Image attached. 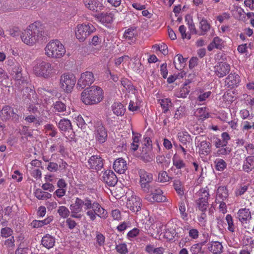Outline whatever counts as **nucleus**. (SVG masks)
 <instances>
[{"label":"nucleus","instance_id":"4d7b16f0","mask_svg":"<svg viewBox=\"0 0 254 254\" xmlns=\"http://www.w3.org/2000/svg\"><path fill=\"white\" fill-rule=\"evenodd\" d=\"M85 6L90 10H96L95 0H83Z\"/></svg>","mask_w":254,"mask_h":254},{"label":"nucleus","instance_id":"ea45409f","mask_svg":"<svg viewBox=\"0 0 254 254\" xmlns=\"http://www.w3.org/2000/svg\"><path fill=\"white\" fill-rule=\"evenodd\" d=\"M174 188L177 193L180 196H183L184 194L183 186L182 182L180 180H175L174 181Z\"/></svg>","mask_w":254,"mask_h":254},{"label":"nucleus","instance_id":"a211bd4d","mask_svg":"<svg viewBox=\"0 0 254 254\" xmlns=\"http://www.w3.org/2000/svg\"><path fill=\"white\" fill-rule=\"evenodd\" d=\"M240 76L235 73H231L226 78L225 82L228 87H237L240 82Z\"/></svg>","mask_w":254,"mask_h":254},{"label":"nucleus","instance_id":"f257e3e1","mask_svg":"<svg viewBox=\"0 0 254 254\" xmlns=\"http://www.w3.org/2000/svg\"><path fill=\"white\" fill-rule=\"evenodd\" d=\"M44 34L43 25L40 22H35L28 26L21 35L22 41L27 45L36 43Z\"/></svg>","mask_w":254,"mask_h":254},{"label":"nucleus","instance_id":"79ce46f5","mask_svg":"<svg viewBox=\"0 0 254 254\" xmlns=\"http://www.w3.org/2000/svg\"><path fill=\"white\" fill-rule=\"evenodd\" d=\"M217 195L222 200L226 199L228 196V190L225 187H219L217 189Z\"/></svg>","mask_w":254,"mask_h":254},{"label":"nucleus","instance_id":"f03ea898","mask_svg":"<svg viewBox=\"0 0 254 254\" xmlns=\"http://www.w3.org/2000/svg\"><path fill=\"white\" fill-rule=\"evenodd\" d=\"M103 98V90L98 86L86 88L81 94V99L86 105H93L100 102Z\"/></svg>","mask_w":254,"mask_h":254},{"label":"nucleus","instance_id":"4468645a","mask_svg":"<svg viewBox=\"0 0 254 254\" xmlns=\"http://www.w3.org/2000/svg\"><path fill=\"white\" fill-rule=\"evenodd\" d=\"M127 206L133 212H137L141 209L142 201L140 197L136 195H132L127 199Z\"/></svg>","mask_w":254,"mask_h":254},{"label":"nucleus","instance_id":"bb28decb","mask_svg":"<svg viewBox=\"0 0 254 254\" xmlns=\"http://www.w3.org/2000/svg\"><path fill=\"white\" fill-rule=\"evenodd\" d=\"M208 245V249L213 254H221L223 252V247L220 242H212Z\"/></svg>","mask_w":254,"mask_h":254},{"label":"nucleus","instance_id":"e433bc0d","mask_svg":"<svg viewBox=\"0 0 254 254\" xmlns=\"http://www.w3.org/2000/svg\"><path fill=\"white\" fill-rule=\"evenodd\" d=\"M173 164L177 169H182L186 167V164L179 157L175 155L173 157Z\"/></svg>","mask_w":254,"mask_h":254},{"label":"nucleus","instance_id":"c85d7f7f","mask_svg":"<svg viewBox=\"0 0 254 254\" xmlns=\"http://www.w3.org/2000/svg\"><path fill=\"white\" fill-rule=\"evenodd\" d=\"M111 108L113 113L117 116H123L126 111L124 106L120 102H115L112 105Z\"/></svg>","mask_w":254,"mask_h":254},{"label":"nucleus","instance_id":"a18cd8bd","mask_svg":"<svg viewBox=\"0 0 254 254\" xmlns=\"http://www.w3.org/2000/svg\"><path fill=\"white\" fill-rule=\"evenodd\" d=\"M114 15L112 13H102L101 16V21L105 23H111L113 21Z\"/></svg>","mask_w":254,"mask_h":254},{"label":"nucleus","instance_id":"0eeeda50","mask_svg":"<svg viewBox=\"0 0 254 254\" xmlns=\"http://www.w3.org/2000/svg\"><path fill=\"white\" fill-rule=\"evenodd\" d=\"M139 176V184L143 191L148 192L149 190V184L153 180L152 174L146 172L145 170L140 169L138 171Z\"/></svg>","mask_w":254,"mask_h":254},{"label":"nucleus","instance_id":"774afa93","mask_svg":"<svg viewBox=\"0 0 254 254\" xmlns=\"http://www.w3.org/2000/svg\"><path fill=\"white\" fill-rule=\"evenodd\" d=\"M245 148L250 156H254V144H248L245 146Z\"/></svg>","mask_w":254,"mask_h":254},{"label":"nucleus","instance_id":"13d9d810","mask_svg":"<svg viewBox=\"0 0 254 254\" xmlns=\"http://www.w3.org/2000/svg\"><path fill=\"white\" fill-rule=\"evenodd\" d=\"M212 42L214 44L216 49L221 50L224 46L223 41L218 37H214Z\"/></svg>","mask_w":254,"mask_h":254},{"label":"nucleus","instance_id":"f3484780","mask_svg":"<svg viewBox=\"0 0 254 254\" xmlns=\"http://www.w3.org/2000/svg\"><path fill=\"white\" fill-rule=\"evenodd\" d=\"M88 165L92 169L100 170L104 165L103 159L99 155H92L88 161Z\"/></svg>","mask_w":254,"mask_h":254},{"label":"nucleus","instance_id":"58836bf2","mask_svg":"<svg viewBox=\"0 0 254 254\" xmlns=\"http://www.w3.org/2000/svg\"><path fill=\"white\" fill-rule=\"evenodd\" d=\"M215 167L217 171L222 172L226 168L227 163L222 159L217 158L214 161Z\"/></svg>","mask_w":254,"mask_h":254},{"label":"nucleus","instance_id":"c03bdc74","mask_svg":"<svg viewBox=\"0 0 254 254\" xmlns=\"http://www.w3.org/2000/svg\"><path fill=\"white\" fill-rule=\"evenodd\" d=\"M135 31L133 29L129 28L125 32L124 37L127 41H130L132 42H135L134 39Z\"/></svg>","mask_w":254,"mask_h":254},{"label":"nucleus","instance_id":"412c9836","mask_svg":"<svg viewBox=\"0 0 254 254\" xmlns=\"http://www.w3.org/2000/svg\"><path fill=\"white\" fill-rule=\"evenodd\" d=\"M21 71L22 67L18 64H15L12 68L13 75H14V77L16 80V84H27L26 81L23 78Z\"/></svg>","mask_w":254,"mask_h":254},{"label":"nucleus","instance_id":"ddd939ff","mask_svg":"<svg viewBox=\"0 0 254 254\" xmlns=\"http://www.w3.org/2000/svg\"><path fill=\"white\" fill-rule=\"evenodd\" d=\"M214 68L215 75L219 78L225 76L229 73L231 69L230 64L226 62H219Z\"/></svg>","mask_w":254,"mask_h":254},{"label":"nucleus","instance_id":"4be33fe9","mask_svg":"<svg viewBox=\"0 0 254 254\" xmlns=\"http://www.w3.org/2000/svg\"><path fill=\"white\" fill-rule=\"evenodd\" d=\"M237 218L242 223H247L252 219L251 213L249 208H241L237 212Z\"/></svg>","mask_w":254,"mask_h":254},{"label":"nucleus","instance_id":"69168bd1","mask_svg":"<svg viewBox=\"0 0 254 254\" xmlns=\"http://www.w3.org/2000/svg\"><path fill=\"white\" fill-rule=\"evenodd\" d=\"M65 222L68 228L70 230L73 229L77 225V223L71 218H67Z\"/></svg>","mask_w":254,"mask_h":254},{"label":"nucleus","instance_id":"6e6d98bb","mask_svg":"<svg viewBox=\"0 0 254 254\" xmlns=\"http://www.w3.org/2000/svg\"><path fill=\"white\" fill-rule=\"evenodd\" d=\"M116 250L120 254H127L128 253L127 245L125 243L116 245Z\"/></svg>","mask_w":254,"mask_h":254},{"label":"nucleus","instance_id":"39448f33","mask_svg":"<svg viewBox=\"0 0 254 254\" xmlns=\"http://www.w3.org/2000/svg\"><path fill=\"white\" fill-rule=\"evenodd\" d=\"M54 69L50 63L38 60L33 67V72L37 76L49 78L53 73Z\"/></svg>","mask_w":254,"mask_h":254},{"label":"nucleus","instance_id":"052dcab7","mask_svg":"<svg viewBox=\"0 0 254 254\" xmlns=\"http://www.w3.org/2000/svg\"><path fill=\"white\" fill-rule=\"evenodd\" d=\"M179 31L181 34L182 38L183 39L187 38L188 39H190L191 38L190 34H187L186 33V28L184 25H181L179 27Z\"/></svg>","mask_w":254,"mask_h":254},{"label":"nucleus","instance_id":"09e8293b","mask_svg":"<svg viewBox=\"0 0 254 254\" xmlns=\"http://www.w3.org/2000/svg\"><path fill=\"white\" fill-rule=\"evenodd\" d=\"M179 209L181 218L184 220H187L188 219V214L186 212V206L184 201H181L179 203Z\"/></svg>","mask_w":254,"mask_h":254},{"label":"nucleus","instance_id":"dca6fc26","mask_svg":"<svg viewBox=\"0 0 254 254\" xmlns=\"http://www.w3.org/2000/svg\"><path fill=\"white\" fill-rule=\"evenodd\" d=\"M102 178V180L109 186H114L118 182L116 175L113 171L110 170L105 171Z\"/></svg>","mask_w":254,"mask_h":254},{"label":"nucleus","instance_id":"603ef678","mask_svg":"<svg viewBox=\"0 0 254 254\" xmlns=\"http://www.w3.org/2000/svg\"><path fill=\"white\" fill-rule=\"evenodd\" d=\"M225 219L228 225V230L231 232H234L235 231V227L232 216L230 214H227L226 216Z\"/></svg>","mask_w":254,"mask_h":254},{"label":"nucleus","instance_id":"8fccbe9b","mask_svg":"<svg viewBox=\"0 0 254 254\" xmlns=\"http://www.w3.org/2000/svg\"><path fill=\"white\" fill-rule=\"evenodd\" d=\"M121 83L124 87L128 90V92H133L135 90V88L132 83L127 79H122Z\"/></svg>","mask_w":254,"mask_h":254},{"label":"nucleus","instance_id":"423d86ee","mask_svg":"<svg viewBox=\"0 0 254 254\" xmlns=\"http://www.w3.org/2000/svg\"><path fill=\"white\" fill-rule=\"evenodd\" d=\"M76 81V78L72 73H64L61 76L60 84L64 90L68 92L73 88Z\"/></svg>","mask_w":254,"mask_h":254},{"label":"nucleus","instance_id":"680f3d73","mask_svg":"<svg viewBox=\"0 0 254 254\" xmlns=\"http://www.w3.org/2000/svg\"><path fill=\"white\" fill-rule=\"evenodd\" d=\"M186 108L184 106L179 107L175 114V118L178 119L182 117L185 113Z\"/></svg>","mask_w":254,"mask_h":254},{"label":"nucleus","instance_id":"aec40b11","mask_svg":"<svg viewBox=\"0 0 254 254\" xmlns=\"http://www.w3.org/2000/svg\"><path fill=\"white\" fill-rule=\"evenodd\" d=\"M113 168L116 172L122 174L125 173L127 170V166L126 161L122 158H119L114 161Z\"/></svg>","mask_w":254,"mask_h":254},{"label":"nucleus","instance_id":"a19ab883","mask_svg":"<svg viewBox=\"0 0 254 254\" xmlns=\"http://www.w3.org/2000/svg\"><path fill=\"white\" fill-rule=\"evenodd\" d=\"M231 151V149L228 147H221L218 148L217 151L214 153L215 157H220L224 155H228Z\"/></svg>","mask_w":254,"mask_h":254},{"label":"nucleus","instance_id":"864d4df0","mask_svg":"<svg viewBox=\"0 0 254 254\" xmlns=\"http://www.w3.org/2000/svg\"><path fill=\"white\" fill-rule=\"evenodd\" d=\"M170 179H171V178L169 177L166 171H161L159 173L158 177V182L165 183L168 182Z\"/></svg>","mask_w":254,"mask_h":254},{"label":"nucleus","instance_id":"5fc2aeb1","mask_svg":"<svg viewBox=\"0 0 254 254\" xmlns=\"http://www.w3.org/2000/svg\"><path fill=\"white\" fill-rule=\"evenodd\" d=\"M13 230L9 227H4L0 230V235L3 238H8L12 236Z\"/></svg>","mask_w":254,"mask_h":254},{"label":"nucleus","instance_id":"6ab92c4d","mask_svg":"<svg viewBox=\"0 0 254 254\" xmlns=\"http://www.w3.org/2000/svg\"><path fill=\"white\" fill-rule=\"evenodd\" d=\"M95 139L97 142L103 143L107 138V132L103 126H98L95 131Z\"/></svg>","mask_w":254,"mask_h":254},{"label":"nucleus","instance_id":"4c0bfd02","mask_svg":"<svg viewBox=\"0 0 254 254\" xmlns=\"http://www.w3.org/2000/svg\"><path fill=\"white\" fill-rule=\"evenodd\" d=\"M185 20L187 22L188 28L190 31V34H197L198 32L195 28L192 18L190 16L187 15L185 17Z\"/></svg>","mask_w":254,"mask_h":254},{"label":"nucleus","instance_id":"b1692460","mask_svg":"<svg viewBox=\"0 0 254 254\" xmlns=\"http://www.w3.org/2000/svg\"><path fill=\"white\" fill-rule=\"evenodd\" d=\"M90 209L95 211L96 214L100 218L105 219L107 217V212L98 202H93L91 200Z\"/></svg>","mask_w":254,"mask_h":254},{"label":"nucleus","instance_id":"f704fd0d","mask_svg":"<svg viewBox=\"0 0 254 254\" xmlns=\"http://www.w3.org/2000/svg\"><path fill=\"white\" fill-rule=\"evenodd\" d=\"M178 138L183 144H186L187 142H190L191 140V136L186 131L179 132L178 134Z\"/></svg>","mask_w":254,"mask_h":254},{"label":"nucleus","instance_id":"1a4fd4ad","mask_svg":"<svg viewBox=\"0 0 254 254\" xmlns=\"http://www.w3.org/2000/svg\"><path fill=\"white\" fill-rule=\"evenodd\" d=\"M95 30V28L92 24L78 25L75 32L76 37L80 41H84Z\"/></svg>","mask_w":254,"mask_h":254},{"label":"nucleus","instance_id":"49530a36","mask_svg":"<svg viewBox=\"0 0 254 254\" xmlns=\"http://www.w3.org/2000/svg\"><path fill=\"white\" fill-rule=\"evenodd\" d=\"M24 120L29 124L34 123L36 127L39 126L42 122V121L39 118H36L35 116L32 115L25 117Z\"/></svg>","mask_w":254,"mask_h":254},{"label":"nucleus","instance_id":"cd10ccee","mask_svg":"<svg viewBox=\"0 0 254 254\" xmlns=\"http://www.w3.org/2000/svg\"><path fill=\"white\" fill-rule=\"evenodd\" d=\"M41 244L44 247L50 249L54 246L55 238L49 234H46L42 238Z\"/></svg>","mask_w":254,"mask_h":254},{"label":"nucleus","instance_id":"de8ad7c7","mask_svg":"<svg viewBox=\"0 0 254 254\" xmlns=\"http://www.w3.org/2000/svg\"><path fill=\"white\" fill-rule=\"evenodd\" d=\"M57 212L63 218H67L70 214V211L65 206H60Z\"/></svg>","mask_w":254,"mask_h":254},{"label":"nucleus","instance_id":"2eb2a0df","mask_svg":"<svg viewBox=\"0 0 254 254\" xmlns=\"http://www.w3.org/2000/svg\"><path fill=\"white\" fill-rule=\"evenodd\" d=\"M177 225L173 221H169L166 225L164 232V237L167 239L173 240L176 236L178 237V233L176 232Z\"/></svg>","mask_w":254,"mask_h":254},{"label":"nucleus","instance_id":"c756f323","mask_svg":"<svg viewBox=\"0 0 254 254\" xmlns=\"http://www.w3.org/2000/svg\"><path fill=\"white\" fill-rule=\"evenodd\" d=\"M57 149H59V152L62 155H63L65 152V149L63 141L60 139H58L54 144L51 146L49 150L51 152H54Z\"/></svg>","mask_w":254,"mask_h":254},{"label":"nucleus","instance_id":"7ed1b4c3","mask_svg":"<svg viewBox=\"0 0 254 254\" xmlns=\"http://www.w3.org/2000/svg\"><path fill=\"white\" fill-rule=\"evenodd\" d=\"M85 210L90 209L91 199L88 197L82 200L78 197L76 198L75 202L70 205V216L72 218L80 220L83 216L80 212L82 211V208Z\"/></svg>","mask_w":254,"mask_h":254},{"label":"nucleus","instance_id":"20e7f679","mask_svg":"<svg viewBox=\"0 0 254 254\" xmlns=\"http://www.w3.org/2000/svg\"><path fill=\"white\" fill-rule=\"evenodd\" d=\"M45 54L50 58H60L65 53L63 45L58 40L50 42L45 48Z\"/></svg>","mask_w":254,"mask_h":254},{"label":"nucleus","instance_id":"473e14b6","mask_svg":"<svg viewBox=\"0 0 254 254\" xmlns=\"http://www.w3.org/2000/svg\"><path fill=\"white\" fill-rule=\"evenodd\" d=\"M58 127L62 131H66L71 129V124L69 120L61 119L58 123Z\"/></svg>","mask_w":254,"mask_h":254},{"label":"nucleus","instance_id":"a878e982","mask_svg":"<svg viewBox=\"0 0 254 254\" xmlns=\"http://www.w3.org/2000/svg\"><path fill=\"white\" fill-rule=\"evenodd\" d=\"M140 157L144 162H149L153 160L154 155L151 151V147H143Z\"/></svg>","mask_w":254,"mask_h":254},{"label":"nucleus","instance_id":"bf43d9fd","mask_svg":"<svg viewBox=\"0 0 254 254\" xmlns=\"http://www.w3.org/2000/svg\"><path fill=\"white\" fill-rule=\"evenodd\" d=\"M213 143L216 148H220L221 147H225L226 145L222 140L217 137H213Z\"/></svg>","mask_w":254,"mask_h":254},{"label":"nucleus","instance_id":"c9c22d12","mask_svg":"<svg viewBox=\"0 0 254 254\" xmlns=\"http://www.w3.org/2000/svg\"><path fill=\"white\" fill-rule=\"evenodd\" d=\"M53 219L51 217H48L43 220H33L31 223V225L34 228H40L45 225L49 224Z\"/></svg>","mask_w":254,"mask_h":254},{"label":"nucleus","instance_id":"9d476101","mask_svg":"<svg viewBox=\"0 0 254 254\" xmlns=\"http://www.w3.org/2000/svg\"><path fill=\"white\" fill-rule=\"evenodd\" d=\"M197 194L199 196L196 201L198 207L200 210L205 211L207 209L208 205V199L210 196L208 188L206 187L200 189Z\"/></svg>","mask_w":254,"mask_h":254},{"label":"nucleus","instance_id":"9b49d317","mask_svg":"<svg viewBox=\"0 0 254 254\" xmlns=\"http://www.w3.org/2000/svg\"><path fill=\"white\" fill-rule=\"evenodd\" d=\"M93 74L90 71H86L81 74L77 82V86L81 89L84 88L87 86H90L94 81Z\"/></svg>","mask_w":254,"mask_h":254},{"label":"nucleus","instance_id":"393cba45","mask_svg":"<svg viewBox=\"0 0 254 254\" xmlns=\"http://www.w3.org/2000/svg\"><path fill=\"white\" fill-rule=\"evenodd\" d=\"M254 169V156H249L244 161L243 170L249 173Z\"/></svg>","mask_w":254,"mask_h":254},{"label":"nucleus","instance_id":"3c124183","mask_svg":"<svg viewBox=\"0 0 254 254\" xmlns=\"http://www.w3.org/2000/svg\"><path fill=\"white\" fill-rule=\"evenodd\" d=\"M160 105L163 110V113H165L168 111L169 107L171 106L172 103L170 99L165 98L161 100Z\"/></svg>","mask_w":254,"mask_h":254},{"label":"nucleus","instance_id":"5701e85b","mask_svg":"<svg viewBox=\"0 0 254 254\" xmlns=\"http://www.w3.org/2000/svg\"><path fill=\"white\" fill-rule=\"evenodd\" d=\"M197 18L199 20V28L200 29V33L199 35H205L207 32L210 30L211 26L205 18L200 16H198Z\"/></svg>","mask_w":254,"mask_h":254},{"label":"nucleus","instance_id":"6e6552de","mask_svg":"<svg viewBox=\"0 0 254 254\" xmlns=\"http://www.w3.org/2000/svg\"><path fill=\"white\" fill-rule=\"evenodd\" d=\"M206 137L203 136H198L195 138L197 141V147L198 148V153L200 156H207L211 153L212 145L211 143L204 139Z\"/></svg>","mask_w":254,"mask_h":254},{"label":"nucleus","instance_id":"72a5a7b5","mask_svg":"<svg viewBox=\"0 0 254 254\" xmlns=\"http://www.w3.org/2000/svg\"><path fill=\"white\" fill-rule=\"evenodd\" d=\"M35 197L39 200H45L50 198L52 194L49 192L42 191L40 189H37L34 192Z\"/></svg>","mask_w":254,"mask_h":254},{"label":"nucleus","instance_id":"f8f14e48","mask_svg":"<svg viewBox=\"0 0 254 254\" xmlns=\"http://www.w3.org/2000/svg\"><path fill=\"white\" fill-rule=\"evenodd\" d=\"M0 116L3 121L9 120L11 118L15 121L19 119L18 115L14 112L13 109L8 105L3 107L0 112Z\"/></svg>","mask_w":254,"mask_h":254},{"label":"nucleus","instance_id":"e2e57ef3","mask_svg":"<svg viewBox=\"0 0 254 254\" xmlns=\"http://www.w3.org/2000/svg\"><path fill=\"white\" fill-rule=\"evenodd\" d=\"M206 241L202 242L201 243H198L195 245H193L191 247V250L193 251L194 253H198L201 250L202 246L205 245Z\"/></svg>","mask_w":254,"mask_h":254},{"label":"nucleus","instance_id":"37998d69","mask_svg":"<svg viewBox=\"0 0 254 254\" xmlns=\"http://www.w3.org/2000/svg\"><path fill=\"white\" fill-rule=\"evenodd\" d=\"M53 107L56 112L63 113L65 112L68 114V112H66V106L65 105L61 102L57 101L53 104Z\"/></svg>","mask_w":254,"mask_h":254},{"label":"nucleus","instance_id":"7c9ffc66","mask_svg":"<svg viewBox=\"0 0 254 254\" xmlns=\"http://www.w3.org/2000/svg\"><path fill=\"white\" fill-rule=\"evenodd\" d=\"M156 202H161L167 201L166 197L163 195V191L159 188H156L152 192Z\"/></svg>","mask_w":254,"mask_h":254},{"label":"nucleus","instance_id":"338daca9","mask_svg":"<svg viewBox=\"0 0 254 254\" xmlns=\"http://www.w3.org/2000/svg\"><path fill=\"white\" fill-rule=\"evenodd\" d=\"M230 18V15L227 12H224L221 15H219L217 17V19L220 22L222 23L224 20L229 19Z\"/></svg>","mask_w":254,"mask_h":254},{"label":"nucleus","instance_id":"2f4dec72","mask_svg":"<svg viewBox=\"0 0 254 254\" xmlns=\"http://www.w3.org/2000/svg\"><path fill=\"white\" fill-rule=\"evenodd\" d=\"M190 81H186L183 84V87L181 88L180 91L177 93V96L179 98H186L190 92V87L188 85Z\"/></svg>","mask_w":254,"mask_h":254},{"label":"nucleus","instance_id":"0e129e2a","mask_svg":"<svg viewBox=\"0 0 254 254\" xmlns=\"http://www.w3.org/2000/svg\"><path fill=\"white\" fill-rule=\"evenodd\" d=\"M15 240L13 236L10 237L6 240L4 242V245L8 248H13L14 247Z\"/></svg>","mask_w":254,"mask_h":254}]
</instances>
